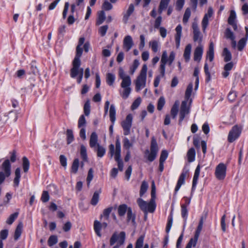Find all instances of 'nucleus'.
<instances>
[{
    "label": "nucleus",
    "mask_w": 248,
    "mask_h": 248,
    "mask_svg": "<svg viewBox=\"0 0 248 248\" xmlns=\"http://www.w3.org/2000/svg\"><path fill=\"white\" fill-rule=\"evenodd\" d=\"M213 15V10L212 7H209L207 13H206L202 21V26L203 32H204L206 29L208 25L209 19L211 18Z\"/></svg>",
    "instance_id": "12"
},
{
    "label": "nucleus",
    "mask_w": 248,
    "mask_h": 248,
    "mask_svg": "<svg viewBox=\"0 0 248 248\" xmlns=\"http://www.w3.org/2000/svg\"><path fill=\"white\" fill-rule=\"evenodd\" d=\"M141 102V99L140 97H138L133 103L131 105V109L134 110L138 108V107L140 106Z\"/></svg>",
    "instance_id": "61"
},
{
    "label": "nucleus",
    "mask_w": 248,
    "mask_h": 248,
    "mask_svg": "<svg viewBox=\"0 0 248 248\" xmlns=\"http://www.w3.org/2000/svg\"><path fill=\"white\" fill-rule=\"evenodd\" d=\"M136 217L135 214H134L132 212V210L131 208H129L128 212H127V221L129 222L131 221V223L134 226L136 225V221H135Z\"/></svg>",
    "instance_id": "28"
},
{
    "label": "nucleus",
    "mask_w": 248,
    "mask_h": 248,
    "mask_svg": "<svg viewBox=\"0 0 248 248\" xmlns=\"http://www.w3.org/2000/svg\"><path fill=\"white\" fill-rule=\"evenodd\" d=\"M80 154L81 155V157L82 158L83 161L87 162L88 161V157L87 154V150L86 147L81 145L80 149Z\"/></svg>",
    "instance_id": "36"
},
{
    "label": "nucleus",
    "mask_w": 248,
    "mask_h": 248,
    "mask_svg": "<svg viewBox=\"0 0 248 248\" xmlns=\"http://www.w3.org/2000/svg\"><path fill=\"white\" fill-rule=\"evenodd\" d=\"M20 178V169L17 168L15 170V178L14 180V185L16 186H18Z\"/></svg>",
    "instance_id": "40"
},
{
    "label": "nucleus",
    "mask_w": 248,
    "mask_h": 248,
    "mask_svg": "<svg viewBox=\"0 0 248 248\" xmlns=\"http://www.w3.org/2000/svg\"><path fill=\"white\" fill-rule=\"evenodd\" d=\"M137 203L140 209L144 212L153 213L155 209V201L151 199L149 202L143 201L141 198L137 199Z\"/></svg>",
    "instance_id": "4"
},
{
    "label": "nucleus",
    "mask_w": 248,
    "mask_h": 248,
    "mask_svg": "<svg viewBox=\"0 0 248 248\" xmlns=\"http://www.w3.org/2000/svg\"><path fill=\"white\" fill-rule=\"evenodd\" d=\"M100 193L101 189L94 192L91 202L92 205H95L98 203L99 198V194Z\"/></svg>",
    "instance_id": "39"
},
{
    "label": "nucleus",
    "mask_w": 248,
    "mask_h": 248,
    "mask_svg": "<svg viewBox=\"0 0 248 248\" xmlns=\"http://www.w3.org/2000/svg\"><path fill=\"white\" fill-rule=\"evenodd\" d=\"M115 79V76L112 73H108L106 75V82L109 86H112Z\"/></svg>",
    "instance_id": "38"
},
{
    "label": "nucleus",
    "mask_w": 248,
    "mask_h": 248,
    "mask_svg": "<svg viewBox=\"0 0 248 248\" xmlns=\"http://www.w3.org/2000/svg\"><path fill=\"white\" fill-rule=\"evenodd\" d=\"M41 201L43 202H46L49 200V195L47 191H44L41 196Z\"/></svg>",
    "instance_id": "64"
},
{
    "label": "nucleus",
    "mask_w": 248,
    "mask_h": 248,
    "mask_svg": "<svg viewBox=\"0 0 248 248\" xmlns=\"http://www.w3.org/2000/svg\"><path fill=\"white\" fill-rule=\"evenodd\" d=\"M22 166L24 171L25 172H27L29 169L30 162L26 156H24L22 158Z\"/></svg>",
    "instance_id": "44"
},
{
    "label": "nucleus",
    "mask_w": 248,
    "mask_h": 248,
    "mask_svg": "<svg viewBox=\"0 0 248 248\" xmlns=\"http://www.w3.org/2000/svg\"><path fill=\"white\" fill-rule=\"evenodd\" d=\"M227 166L222 163H219L217 166L215 170V175L218 180H223L226 174Z\"/></svg>",
    "instance_id": "7"
},
{
    "label": "nucleus",
    "mask_w": 248,
    "mask_h": 248,
    "mask_svg": "<svg viewBox=\"0 0 248 248\" xmlns=\"http://www.w3.org/2000/svg\"><path fill=\"white\" fill-rule=\"evenodd\" d=\"M129 208L131 207H128L125 204L120 205L118 207V214L120 217H124L126 213H127Z\"/></svg>",
    "instance_id": "22"
},
{
    "label": "nucleus",
    "mask_w": 248,
    "mask_h": 248,
    "mask_svg": "<svg viewBox=\"0 0 248 248\" xmlns=\"http://www.w3.org/2000/svg\"><path fill=\"white\" fill-rule=\"evenodd\" d=\"M135 10L134 6L133 4H130L126 11L123 14V20L124 23H126L128 21L129 16L133 13Z\"/></svg>",
    "instance_id": "18"
},
{
    "label": "nucleus",
    "mask_w": 248,
    "mask_h": 248,
    "mask_svg": "<svg viewBox=\"0 0 248 248\" xmlns=\"http://www.w3.org/2000/svg\"><path fill=\"white\" fill-rule=\"evenodd\" d=\"M150 46L151 47L152 50L156 52L158 51V43L156 41H153L149 43Z\"/></svg>",
    "instance_id": "59"
},
{
    "label": "nucleus",
    "mask_w": 248,
    "mask_h": 248,
    "mask_svg": "<svg viewBox=\"0 0 248 248\" xmlns=\"http://www.w3.org/2000/svg\"><path fill=\"white\" fill-rule=\"evenodd\" d=\"M109 150L111 158L114 155H116L117 158L119 157V156L121 155V143L118 139L116 141L115 151L114 146L113 144H110L109 146Z\"/></svg>",
    "instance_id": "10"
},
{
    "label": "nucleus",
    "mask_w": 248,
    "mask_h": 248,
    "mask_svg": "<svg viewBox=\"0 0 248 248\" xmlns=\"http://www.w3.org/2000/svg\"><path fill=\"white\" fill-rule=\"evenodd\" d=\"M58 242V238L56 235H51L48 240L47 243L49 247H52Z\"/></svg>",
    "instance_id": "48"
},
{
    "label": "nucleus",
    "mask_w": 248,
    "mask_h": 248,
    "mask_svg": "<svg viewBox=\"0 0 248 248\" xmlns=\"http://www.w3.org/2000/svg\"><path fill=\"white\" fill-rule=\"evenodd\" d=\"M158 151V148L155 139L154 137L152 138L150 152L157 155Z\"/></svg>",
    "instance_id": "32"
},
{
    "label": "nucleus",
    "mask_w": 248,
    "mask_h": 248,
    "mask_svg": "<svg viewBox=\"0 0 248 248\" xmlns=\"http://www.w3.org/2000/svg\"><path fill=\"white\" fill-rule=\"evenodd\" d=\"M101 228V224L100 222L98 221L95 220L94 222V229L97 235L99 237L101 236L100 232Z\"/></svg>",
    "instance_id": "45"
},
{
    "label": "nucleus",
    "mask_w": 248,
    "mask_h": 248,
    "mask_svg": "<svg viewBox=\"0 0 248 248\" xmlns=\"http://www.w3.org/2000/svg\"><path fill=\"white\" fill-rule=\"evenodd\" d=\"M118 74L120 78L122 80L121 86L123 88V91L120 94L122 98L125 99L128 97L131 92V79L130 77L125 73L122 67L119 68Z\"/></svg>",
    "instance_id": "1"
},
{
    "label": "nucleus",
    "mask_w": 248,
    "mask_h": 248,
    "mask_svg": "<svg viewBox=\"0 0 248 248\" xmlns=\"http://www.w3.org/2000/svg\"><path fill=\"white\" fill-rule=\"evenodd\" d=\"M182 27L181 25H178L175 29L176 33L175 35V40L176 43V46L177 48H179L180 44V40L182 35Z\"/></svg>",
    "instance_id": "19"
},
{
    "label": "nucleus",
    "mask_w": 248,
    "mask_h": 248,
    "mask_svg": "<svg viewBox=\"0 0 248 248\" xmlns=\"http://www.w3.org/2000/svg\"><path fill=\"white\" fill-rule=\"evenodd\" d=\"M168 54L166 51H164L161 59V64L160 65V70L161 77H164L165 73V65L168 62Z\"/></svg>",
    "instance_id": "13"
},
{
    "label": "nucleus",
    "mask_w": 248,
    "mask_h": 248,
    "mask_svg": "<svg viewBox=\"0 0 248 248\" xmlns=\"http://www.w3.org/2000/svg\"><path fill=\"white\" fill-rule=\"evenodd\" d=\"M241 133V129L237 125L233 126L229 133L228 140L230 142H232L235 140L240 136Z\"/></svg>",
    "instance_id": "9"
},
{
    "label": "nucleus",
    "mask_w": 248,
    "mask_h": 248,
    "mask_svg": "<svg viewBox=\"0 0 248 248\" xmlns=\"http://www.w3.org/2000/svg\"><path fill=\"white\" fill-rule=\"evenodd\" d=\"M165 103V98L163 96H161L160 97L158 100V102H157V109L158 110H161L163 106H164V104Z\"/></svg>",
    "instance_id": "57"
},
{
    "label": "nucleus",
    "mask_w": 248,
    "mask_h": 248,
    "mask_svg": "<svg viewBox=\"0 0 248 248\" xmlns=\"http://www.w3.org/2000/svg\"><path fill=\"white\" fill-rule=\"evenodd\" d=\"M140 64V62L138 60H135L133 62V63L130 68V73L131 74H133L135 72L137 68L138 67Z\"/></svg>",
    "instance_id": "62"
},
{
    "label": "nucleus",
    "mask_w": 248,
    "mask_h": 248,
    "mask_svg": "<svg viewBox=\"0 0 248 248\" xmlns=\"http://www.w3.org/2000/svg\"><path fill=\"white\" fill-rule=\"evenodd\" d=\"M236 14L234 10H231L230 16L229 17L228 22V23L232 25L233 30L236 31L237 29V25L235 22Z\"/></svg>",
    "instance_id": "17"
},
{
    "label": "nucleus",
    "mask_w": 248,
    "mask_h": 248,
    "mask_svg": "<svg viewBox=\"0 0 248 248\" xmlns=\"http://www.w3.org/2000/svg\"><path fill=\"white\" fill-rule=\"evenodd\" d=\"M147 71V66L146 64H144L142 66L140 75L138 76L135 81L136 85V90L137 92L140 91L141 89L145 87Z\"/></svg>",
    "instance_id": "2"
},
{
    "label": "nucleus",
    "mask_w": 248,
    "mask_h": 248,
    "mask_svg": "<svg viewBox=\"0 0 248 248\" xmlns=\"http://www.w3.org/2000/svg\"><path fill=\"white\" fill-rule=\"evenodd\" d=\"M233 63L232 62H230L226 63L224 67V72L222 73V76L224 78H227L229 75V71H230L233 67Z\"/></svg>",
    "instance_id": "30"
},
{
    "label": "nucleus",
    "mask_w": 248,
    "mask_h": 248,
    "mask_svg": "<svg viewBox=\"0 0 248 248\" xmlns=\"http://www.w3.org/2000/svg\"><path fill=\"white\" fill-rule=\"evenodd\" d=\"M225 35L226 38L232 40L235 39V36L233 33L231 31V29L227 28L226 30Z\"/></svg>",
    "instance_id": "56"
},
{
    "label": "nucleus",
    "mask_w": 248,
    "mask_h": 248,
    "mask_svg": "<svg viewBox=\"0 0 248 248\" xmlns=\"http://www.w3.org/2000/svg\"><path fill=\"white\" fill-rule=\"evenodd\" d=\"M186 175H187V172L186 171L183 172L181 174V175L179 178V179L178 180L177 185L175 188V193H176L179 190L181 186L184 184L185 180L186 177Z\"/></svg>",
    "instance_id": "21"
},
{
    "label": "nucleus",
    "mask_w": 248,
    "mask_h": 248,
    "mask_svg": "<svg viewBox=\"0 0 248 248\" xmlns=\"http://www.w3.org/2000/svg\"><path fill=\"white\" fill-rule=\"evenodd\" d=\"M114 158L115 160L117 162L119 170L120 171H123L124 164L122 160L121 159V155H120L119 157L118 158L117 157L116 155H115Z\"/></svg>",
    "instance_id": "58"
},
{
    "label": "nucleus",
    "mask_w": 248,
    "mask_h": 248,
    "mask_svg": "<svg viewBox=\"0 0 248 248\" xmlns=\"http://www.w3.org/2000/svg\"><path fill=\"white\" fill-rule=\"evenodd\" d=\"M67 143L70 144L74 140L73 131L71 129H67L66 131Z\"/></svg>",
    "instance_id": "42"
},
{
    "label": "nucleus",
    "mask_w": 248,
    "mask_h": 248,
    "mask_svg": "<svg viewBox=\"0 0 248 248\" xmlns=\"http://www.w3.org/2000/svg\"><path fill=\"white\" fill-rule=\"evenodd\" d=\"M148 187V184L145 181L142 182L140 189V197H142L143 194L146 192Z\"/></svg>",
    "instance_id": "47"
},
{
    "label": "nucleus",
    "mask_w": 248,
    "mask_h": 248,
    "mask_svg": "<svg viewBox=\"0 0 248 248\" xmlns=\"http://www.w3.org/2000/svg\"><path fill=\"white\" fill-rule=\"evenodd\" d=\"M18 215V213L17 212L11 214L7 219L6 223L9 225L12 224L15 220L17 217Z\"/></svg>",
    "instance_id": "52"
},
{
    "label": "nucleus",
    "mask_w": 248,
    "mask_h": 248,
    "mask_svg": "<svg viewBox=\"0 0 248 248\" xmlns=\"http://www.w3.org/2000/svg\"><path fill=\"white\" fill-rule=\"evenodd\" d=\"M203 53V47L202 45L198 46L195 49L194 52V60L199 62L202 58Z\"/></svg>",
    "instance_id": "16"
},
{
    "label": "nucleus",
    "mask_w": 248,
    "mask_h": 248,
    "mask_svg": "<svg viewBox=\"0 0 248 248\" xmlns=\"http://www.w3.org/2000/svg\"><path fill=\"white\" fill-rule=\"evenodd\" d=\"M23 224L22 222H20L17 225L16 229L15 232L14 239L15 240H17L20 237L22 231Z\"/></svg>",
    "instance_id": "29"
},
{
    "label": "nucleus",
    "mask_w": 248,
    "mask_h": 248,
    "mask_svg": "<svg viewBox=\"0 0 248 248\" xmlns=\"http://www.w3.org/2000/svg\"><path fill=\"white\" fill-rule=\"evenodd\" d=\"M187 157L188 161L189 162H193L195 160V151L193 148H190L187 152Z\"/></svg>",
    "instance_id": "37"
},
{
    "label": "nucleus",
    "mask_w": 248,
    "mask_h": 248,
    "mask_svg": "<svg viewBox=\"0 0 248 248\" xmlns=\"http://www.w3.org/2000/svg\"><path fill=\"white\" fill-rule=\"evenodd\" d=\"M2 170L7 177H9L11 173V164L9 159L5 160L2 164Z\"/></svg>",
    "instance_id": "20"
},
{
    "label": "nucleus",
    "mask_w": 248,
    "mask_h": 248,
    "mask_svg": "<svg viewBox=\"0 0 248 248\" xmlns=\"http://www.w3.org/2000/svg\"><path fill=\"white\" fill-rule=\"evenodd\" d=\"M112 207H110L108 208L104 209L103 211V215H101V217H104L106 220H108L109 216L111 212L112 211Z\"/></svg>",
    "instance_id": "53"
},
{
    "label": "nucleus",
    "mask_w": 248,
    "mask_h": 248,
    "mask_svg": "<svg viewBox=\"0 0 248 248\" xmlns=\"http://www.w3.org/2000/svg\"><path fill=\"white\" fill-rule=\"evenodd\" d=\"M79 165V161L78 158L74 160L71 167V171L74 173H76L78 171Z\"/></svg>",
    "instance_id": "43"
},
{
    "label": "nucleus",
    "mask_w": 248,
    "mask_h": 248,
    "mask_svg": "<svg viewBox=\"0 0 248 248\" xmlns=\"http://www.w3.org/2000/svg\"><path fill=\"white\" fill-rule=\"evenodd\" d=\"M222 55L224 57V60L225 62H228L232 60V54L227 48L223 49Z\"/></svg>",
    "instance_id": "35"
},
{
    "label": "nucleus",
    "mask_w": 248,
    "mask_h": 248,
    "mask_svg": "<svg viewBox=\"0 0 248 248\" xmlns=\"http://www.w3.org/2000/svg\"><path fill=\"white\" fill-rule=\"evenodd\" d=\"M193 89V84L192 83H190L187 87L185 92V97L184 100H187V101H189L190 99V97L191 94V93Z\"/></svg>",
    "instance_id": "33"
},
{
    "label": "nucleus",
    "mask_w": 248,
    "mask_h": 248,
    "mask_svg": "<svg viewBox=\"0 0 248 248\" xmlns=\"http://www.w3.org/2000/svg\"><path fill=\"white\" fill-rule=\"evenodd\" d=\"M201 167L200 165H198L195 171L193 179L192 190H194L199 179Z\"/></svg>",
    "instance_id": "23"
},
{
    "label": "nucleus",
    "mask_w": 248,
    "mask_h": 248,
    "mask_svg": "<svg viewBox=\"0 0 248 248\" xmlns=\"http://www.w3.org/2000/svg\"><path fill=\"white\" fill-rule=\"evenodd\" d=\"M191 51V46L190 44H188L186 46L184 53V57L186 62L190 60Z\"/></svg>",
    "instance_id": "31"
},
{
    "label": "nucleus",
    "mask_w": 248,
    "mask_h": 248,
    "mask_svg": "<svg viewBox=\"0 0 248 248\" xmlns=\"http://www.w3.org/2000/svg\"><path fill=\"white\" fill-rule=\"evenodd\" d=\"M102 8L104 10L109 11L113 8V6L108 0H104Z\"/></svg>",
    "instance_id": "50"
},
{
    "label": "nucleus",
    "mask_w": 248,
    "mask_h": 248,
    "mask_svg": "<svg viewBox=\"0 0 248 248\" xmlns=\"http://www.w3.org/2000/svg\"><path fill=\"white\" fill-rule=\"evenodd\" d=\"M192 101V99H190L189 101L187 100L182 101L180 107L179 124L183 121L186 115L189 114Z\"/></svg>",
    "instance_id": "6"
},
{
    "label": "nucleus",
    "mask_w": 248,
    "mask_h": 248,
    "mask_svg": "<svg viewBox=\"0 0 248 248\" xmlns=\"http://www.w3.org/2000/svg\"><path fill=\"white\" fill-rule=\"evenodd\" d=\"M133 45L132 37L130 35L126 36L123 41V48L127 52L132 48Z\"/></svg>",
    "instance_id": "15"
},
{
    "label": "nucleus",
    "mask_w": 248,
    "mask_h": 248,
    "mask_svg": "<svg viewBox=\"0 0 248 248\" xmlns=\"http://www.w3.org/2000/svg\"><path fill=\"white\" fill-rule=\"evenodd\" d=\"M80 60H73L72 62L73 67L70 70V76L71 78H75L78 75V77L77 79V82L78 84L81 83L83 75V69L80 68Z\"/></svg>",
    "instance_id": "3"
},
{
    "label": "nucleus",
    "mask_w": 248,
    "mask_h": 248,
    "mask_svg": "<svg viewBox=\"0 0 248 248\" xmlns=\"http://www.w3.org/2000/svg\"><path fill=\"white\" fill-rule=\"evenodd\" d=\"M110 120L113 124L115 121L116 109L114 105H111L110 107L109 111Z\"/></svg>",
    "instance_id": "34"
},
{
    "label": "nucleus",
    "mask_w": 248,
    "mask_h": 248,
    "mask_svg": "<svg viewBox=\"0 0 248 248\" xmlns=\"http://www.w3.org/2000/svg\"><path fill=\"white\" fill-rule=\"evenodd\" d=\"M179 105V101L176 100L171 108L170 114L173 119H175L177 115Z\"/></svg>",
    "instance_id": "24"
},
{
    "label": "nucleus",
    "mask_w": 248,
    "mask_h": 248,
    "mask_svg": "<svg viewBox=\"0 0 248 248\" xmlns=\"http://www.w3.org/2000/svg\"><path fill=\"white\" fill-rule=\"evenodd\" d=\"M145 155H147L148 160L150 162H152L153 161H154L155 159V158H156V156L157 155H156L153 153H152L151 152H150L148 150H146L145 151Z\"/></svg>",
    "instance_id": "51"
},
{
    "label": "nucleus",
    "mask_w": 248,
    "mask_h": 248,
    "mask_svg": "<svg viewBox=\"0 0 248 248\" xmlns=\"http://www.w3.org/2000/svg\"><path fill=\"white\" fill-rule=\"evenodd\" d=\"M192 28L193 29L194 41H198L199 43H201L202 39V35L200 31L197 23L194 22L192 23Z\"/></svg>",
    "instance_id": "11"
},
{
    "label": "nucleus",
    "mask_w": 248,
    "mask_h": 248,
    "mask_svg": "<svg viewBox=\"0 0 248 248\" xmlns=\"http://www.w3.org/2000/svg\"><path fill=\"white\" fill-rule=\"evenodd\" d=\"M125 240V233L124 232H121L118 234L116 232H114L111 236L109 243L110 246H113L117 242V244L112 248H119V247L123 245Z\"/></svg>",
    "instance_id": "5"
},
{
    "label": "nucleus",
    "mask_w": 248,
    "mask_h": 248,
    "mask_svg": "<svg viewBox=\"0 0 248 248\" xmlns=\"http://www.w3.org/2000/svg\"><path fill=\"white\" fill-rule=\"evenodd\" d=\"M97 156L98 157H102L106 153L105 148L102 146L97 144V149L96 150Z\"/></svg>",
    "instance_id": "41"
},
{
    "label": "nucleus",
    "mask_w": 248,
    "mask_h": 248,
    "mask_svg": "<svg viewBox=\"0 0 248 248\" xmlns=\"http://www.w3.org/2000/svg\"><path fill=\"white\" fill-rule=\"evenodd\" d=\"M204 70L206 76V81L209 82L211 79V75L209 70L208 66L207 63H205L204 66Z\"/></svg>",
    "instance_id": "60"
},
{
    "label": "nucleus",
    "mask_w": 248,
    "mask_h": 248,
    "mask_svg": "<svg viewBox=\"0 0 248 248\" xmlns=\"http://www.w3.org/2000/svg\"><path fill=\"white\" fill-rule=\"evenodd\" d=\"M106 16L104 11H101L98 13V19L96 22L97 25L101 24L105 20Z\"/></svg>",
    "instance_id": "46"
},
{
    "label": "nucleus",
    "mask_w": 248,
    "mask_h": 248,
    "mask_svg": "<svg viewBox=\"0 0 248 248\" xmlns=\"http://www.w3.org/2000/svg\"><path fill=\"white\" fill-rule=\"evenodd\" d=\"M132 120V115L129 114L126 116L125 119L121 123L122 127L124 130V134L125 136L128 135L130 133Z\"/></svg>",
    "instance_id": "8"
},
{
    "label": "nucleus",
    "mask_w": 248,
    "mask_h": 248,
    "mask_svg": "<svg viewBox=\"0 0 248 248\" xmlns=\"http://www.w3.org/2000/svg\"><path fill=\"white\" fill-rule=\"evenodd\" d=\"M170 0H161L159 7L158 12L159 14H161L163 11L166 9L170 2Z\"/></svg>",
    "instance_id": "26"
},
{
    "label": "nucleus",
    "mask_w": 248,
    "mask_h": 248,
    "mask_svg": "<svg viewBox=\"0 0 248 248\" xmlns=\"http://www.w3.org/2000/svg\"><path fill=\"white\" fill-rule=\"evenodd\" d=\"M85 38L84 37H80L79 39L78 45L76 47V55L74 60H80V58L82 55L83 49L81 46L84 44Z\"/></svg>",
    "instance_id": "14"
},
{
    "label": "nucleus",
    "mask_w": 248,
    "mask_h": 248,
    "mask_svg": "<svg viewBox=\"0 0 248 248\" xmlns=\"http://www.w3.org/2000/svg\"><path fill=\"white\" fill-rule=\"evenodd\" d=\"M247 42V38H241L238 42L237 47L239 51H242L244 48Z\"/></svg>",
    "instance_id": "54"
},
{
    "label": "nucleus",
    "mask_w": 248,
    "mask_h": 248,
    "mask_svg": "<svg viewBox=\"0 0 248 248\" xmlns=\"http://www.w3.org/2000/svg\"><path fill=\"white\" fill-rule=\"evenodd\" d=\"M214 44L212 42H210L209 49L207 53V57L209 59L210 62L213 61L214 57Z\"/></svg>",
    "instance_id": "27"
},
{
    "label": "nucleus",
    "mask_w": 248,
    "mask_h": 248,
    "mask_svg": "<svg viewBox=\"0 0 248 248\" xmlns=\"http://www.w3.org/2000/svg\"><path fill=\"white\" fill-rule=\"evenodd\" d=\"M190 15L191 10L190 8H187L186 9L183 16V21L184 23L186 24L187 22Z\"/></svg>",
    "instance_id": "49"
},
{
    "label": "nucleus",
    "mask_w": 248,
    "mask_h": 248,
    "mask_svg": "<svg viewBox=\"0 0 248 248\" xmlns=\"http://www.w3.org/2000/svg\"><path fill=\"white\" fill-rule=\"evenodd\" d=\"M144 237L142 236H140L136 242L135 248H141L143 245Z\"/></svg>",
    "instance_id": "63"
},
{
    "label": "nucleus",
    "mask_w": 248,
    "mask_h": 248,
    "mask_svg": "<svg viewBox=\"0 0 248 248\" xmlns=\"http://www.w3.org/2000/svg\"><path fill=\"white\" fill-rule=\"evenodd\" d=\"M181 214L182 217L184 219V221L186 222L187 218V210L186 209V205L185 204H183L181 205Z\"/></svg>",
    "instance_id": "55"
},
{
    "label": "nucleus",
    "mask_w": 248,
    "mask_h": 248,
    "mask_svg": "<svg viewBox=\"0 0 248 248\" xmlns=\"http://www.w3.org/2000/svg\"><path fill=\"white\" fill-rule=\"evenodd\" d=\"M98 137L95 132H93L90 136L89 144L91 148H94L96 145L97 146Z\"/></svg>",
    "instance_id": "25"
}]
</instances>
